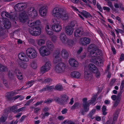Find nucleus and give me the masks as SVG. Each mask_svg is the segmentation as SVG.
Instances as JSON below:
<instances>
[{
    "label": "nucleus",
    "mask_w": 124,
    "mask_h": 124,
    "mask_svg": "<svg viewBox=\"0 0 124 124\" xmlns=\"http://www.w3.org/2000/svg\"><path fill=\"white\" fill-rule=\"evenodd\" d=\"M18 57L19 59L22 61L27 62L29 61V58L23 53H19L18 55Z\"/></svg>",
    "instance_id": "aec40b11"
},
{
    "label": "nucleus",
    "mask_w": 124,
    "mask_h": 124,
    "mask_svg": "<svg viewBox=\"0 0 124 124\" xmlns=\"http://www.w3.org/2000/svg\"><path fill=\"white\" fill-rule=\"evenodd\" d=\"M84 77L87 81H89L92 78L91 72L89 70L87 69L86 67L84 68Z\"/></svg>",
    "instance_id": "ddd939ff"
},
{
    "label": "nucleus",
    "mask_w": 124,
    "mask_h": 124,
    "mask_svg": "<svg viewBox=\"0 0 124 124\" xmlns=\"http://www.w3.org/2000/svg\"><path fill=\"white\" fill-rule=\"evenodd\" d=\"M53 56L54 57V63H56L60 61L61 60L60 50L58 49L55 51L54 53Z\"/></svg>",
    "instance_id": "9d476101"
},
{
    "label": "nucleus",
    "mask_w": 124,
    "mask_h": 124,
    "mask_svg": "<svg viewBox=\"0 0 124 124\" xmlns=\"http://www.w3.org/2000/svg\"><path fill=\"white\" fill-rule=\"evenodd\" d=\"M46 46L50 50H53L54 48V46L52 42L50 40H47L46 42Z\"/></svg>",
    "instance_id": "bb28decb"
},
{
    "label": "nucleus",
    "mask_w": 124,
    "mask_h": 124,
    "mask_svg": "<svg viewBox=\"0 0 124 124\" xmlns=\"http://www.w3.org/2000/svg\"><path fill=\"white\" fill-rule=\"evenodd\" d=\"M122 91H120V93H118L117 94V99H118L121 100V94L122 93Z\"/></svg>",
    "instance_id": "6e6d98bb"
},
{
    "label": "nucleus",
    "mask_w": 124,
    "mask_h": 124,
    "mask_svg": "<svg viewBox=\"0 0 124 124\" xmlns=\"http://www.w3.org/2000/svg\"><path fill=\"white\" fill-rule=\"evenodd\" d=\"M61 18L63 20H67L69 18V16L68 14L66 12L63 10L62 12V13Z\"/></svg>",
    "instance_id": "c85d7f7f"
},
{
    "label": "nucleus",
    "mask_w": 124,
    "mask_h": 124,
    "mask_svg": "<svg viewBox=\"0 0 124 124\" xmlns=\"http://www.w3.org/2000/svg\"><path fill=\"white\" fill-rule=\"evenodd\" d=\"M65 64L63 62H60L56 66L55 71L57 73H62L64 71L65 69Z\"/></svg>",
    "instance_id": "1a4fd4ad"
},
{
    "label": "nucleus",
    "mask_w": 124,
    "mask_h": 124,
    "mask_svg": "<svg viewBox=\"0 0 124 124\" xmlns=\"http://www.w3.org/2000/svg\"><path fill=\"white\" fill-rule=\"evenodd\" d=\"M93 73L95 74L96 77L97 78H99L100 76V74L98 70V69H97V71L95 72H94Z\"/></svg>",
    "instance_id": "de8ad7c7"
},
{
    "label": "nucleus",
    "mask_w": 124,
    "mask_h": 124,
    "mask_svg": "<svg viewBox=\"0 0 124 124\" xmlns=\"http://www.w3.org/2000/svg\"><path fill=\"white\" fill-rule=\"evenodd\" d=\"M78 103H76L74 104L72 107L71 108V109L72 110H74L75 109H77L78 108Z\"/></svg>",
    "instance_id": "49530a36"
},
{
    "label": "nucleus",
    "mask_w": 124,
    "mask_h": 124,
    "mask_svg": "<svg viewBox=\"0 0 124 124\" xmlns=\"http://www.w3.org/2000/svg\"><path fill=\"white\" fill-rule=\"evenodd\" d=\"M20 66L21 68L25 69L27 67V65L25 63H22L21 64Z\"/></svg>",
    "instance_id": "4d7b16f0"
},
{
    "label": "nucleus",
    "mask_w": 124,
    "mask_h": 124,
    "mask_svg": "<svg viewBox=\"0 0 124 124\" xmlns=\"http://www.w3.org/2000/svg\"><path fill=\"white\" fill-rule=\"evenodd\" d=\"M90 41L91 40L89 38L85 37L80 38L79 42L82 45L86 46L90 43Z\"/></svg>",
    "instance_id": "2eb2a0df"
},
{
    "label": "nucleus",
    "mask_w": 124,
    "mask_h": 124,
    "mask_svg": "<svg viewBox=\"0 0 124 124\" xmlns=\"http://www.w3.org/2000/svg\"><path fill=\"white\" fill-rule=\"evenodd\" d=\"M95 111V109H93L92 110L88 115V116L89 117H90L92 119H93L94 117H93L92 116L94 114Z\"/></svg>",
    "instance_id": "58836bf2"
},
{
    "label": "nucleus",
    "mask_w": 124,
    "mask_h": 124,
    "mask_svg": "<svg viewBox=\"0 0 124 124\" xmlns=\"http://www.w3.org/2000/svg\"><path fill=\"white\" fill-rule=\"evenodd\" d=\"M16 107L17 106H15L14 105L12 107H10L9 108L10 110L11 111L14 112V113H15L17 112V108Z\"/></svg>",
    "instance_id": "e433bc0d"
},
{
    "label": "nucleus",
    "mask_w": 124,
    "mask_h": 124,
    "mask_svg": "<svg viewBox=\"0 0 124 124\" xmlns=\"http://www.w3.org/2000/svg\"><path fill=\"white\" fill-rule=\"evenodd\" d=\"M39 52L40 55L43 57L48 55L50 54V50L45 46H41L39 49Z\"/></svg>",
    "instance_id": "0eeeda50"
},
{
    "label": "nucleus",
    "mask_w": 124,
    "mask_h": 124,
    "mask_svg": "<svg viewBox=\"0 0 124 124\" xmlns=\"http://www.w3.org/2000/svg\"><path fill=\"white\" fill-rule=\"evenodd\" d=\"M41 24V22L39 20H37L35 22H33L31 20H30L28 22V26L31 27H33L35 26L39 25Z\"/></svg>",
    "instance_id": "6ab92c4d"
},
{
    "label": "nucleus",
    "mask_w": 124,
    "mask_h": 124,
    "mask_svg": "<svg viewBox=\"0 0 124 124\" xmlns=\"http://www.w3.org/2000/svg\"><path fill=\"white\" fill-rule=\"evenodd\" d=\"M85 111L86 112L85 110L84 111L83 109H81L79 113V115H85Z\"/></svg>",
    "instance_id": "bf43d9fd"
},
{
    "label": "nucleus",
    "mask_w": 124,
    "mask_h": 124,
    "mask_svg": "<svg viewBox=\"0 0 124 124\" xmlns=\"http://www.w3.org/2000/svg\"><path fill=\"white\" fill-rule=\"evenodd\" d=\"M63 10V9L61 8L57 7L54 8L52 10V15L55 17L61 18Z\"/></svg>",
    "instance_id": "423d86ee"
},
{
    "label": "nucleus",
    "mask_w": 124,
    "mask_h": 124,
    "mask_svg": "<svg viewBox=\"0 0 124 124\" xmlns=\"http://www.w3.org/2000/svg\"><path fill=\"white\" fill-rule=\"evenodd\" d=\"M69 62L70 65L73 67H77L78 66V62L74 59H70L69 60Z\"/></svg>",
    "instance_id": "412c9836"
},
{
    "label": "nucleus",
    "mask_w": 124,
    "mask_h": 124,
    "mask_svg": "<svg viewBox=\"0 0 124 124\" xmlns=\"http://www.w3.org/2000/svg\"><path fill=\"white\" fill-rule=\"evenodd\" d=\"M52 80L49 78L46 79L44 80V82L45 83H49L52 81Z\"/></svg>",
    "instance_id": "0e129e2a"
},
{
    "label": "nucleus",
    "mask_w": 124,
    "mask_h": 124,
    "mask_svg": "<svg viewBox=\"0 0 124 124\" xmlns=\"http://www.w3.org/2000/svg\"><path fill=\"white\" fill-rule=\"evenodd\" d=\"M76 24V21H72L70 23V25L71 27H74Z\"/></svg>",
    "instance_id": "052dcab7"
},
{
    "label": "nucleus",
    "mask_w": 124,
    "mask_h": 124,
    "mask_svg": "<svg viewBox=\"0 0 124 124\" xmlns=\"http://www.w3.org/2000/svg\"><path fill=\"white\" fill-rule=\"evenodd\" d=\"M15 72L17 76L18 79L21 80L23 78V77L22 74L21 73L20 71L18 70H16L15 71Z\"/></svg>",
    "instance_id": "72a5a7b5"
},
{
    "label": "nucleus",
    "mask_w": 124,
    "mask_h": 124,
    "mask_svg": "<svg viewBox=\"0 0 124 124\" xmlns=\"http://www.w3.org/2000/svg\"><path fill=\"white\" fill-rule=\"evenodd\" d=\"M107 5L109 6L112 10H113V5L112 2L110 0H109L107 2Z\"/></svg>",
    "instance_id": "09e8293b"
},
{
    "label": "nucleus",
    "mask_w": 124,
    "mask_h": 124,
    "mask_svg": "<svg viewBox=\"0 0 124 124\" xmlns=\"http://www.w3.org/2000/svg\"><path fill=\"white\" fill-rule=\"evenodd\" d=\"M60 97L61 99L58 97H55L54 99V100L56 102L60 104H64L67 103L69 99V98L66 95H61Z\"/></svg>",
    "instance_id": "f03ea898"
},
{
    "label": "nucleus",
    "mask_w": 124,
    "mask_h": 124,
    "mask_svg": "<svg viewBox=\"0 0 124 124\" xmlns=\"http://www.w3.org/2000/svg\"><path fill=\"white\" fill-rule=\"evenodd\" d=\"M103 8L104 10H106L107 12H109L110 11V9L109 8L107 7H104Z\"/></svg>",
    "instance_id": "e2e57ef3"
},
{
    "label": "nucleus",
    "mask_w": 124,
    "mask_h": 124,
    "mask_svg": "<svg viewBox=\"0 0 124 124\" xmlns=\"http://www.w3.org/2000/svg\"><path fill=\"white\" fill-rule=\"evenodd\" d=\"M27 5L26 3L20 2L16 4L15 6V9L18 11H22L26 9Z\"/></svg>",
    "instance_id": "6e6552de"
},
{
    "label": "nucleus",
    "mask_w": 124,
    "mask_h": 124,
    "mask_svg": "<svg viewBox=\"0 0 124 124\" xmlns=\"http://www.w3.org/2000/svg\"><path fill=\"white\" fill-rule=\"evenodd\" d=\"M96 98V96L95 95H93L92 98L91 100L89 101L88 102L87 101V98H85L83 99L82 107L85 111H87L89 110V105L95 102Z\"/></svg>",
    "instance_id": "f257e3e1"
},
{
    "label": "nucleus",
    "mask_w": 124,
    "mask_h": 124,
    "mask_svg": "<svg viewBox=\"0 0 124 124\" xmlns=\"http://www.w3.org/2000/svg\"><path fill=\"white\" fill-rule=\"evenodd\" d=\"M90 61L91 62L99 66L102 65L103 64L102 60L100 58H93L91 59Z\"/></svg>",
    "instance_id": "4468645a"
},
{
    "label": "nucleus",
    "mask_w": 124,
    "mask_h": 124,
    "mask_svg": "<svg viewBox=\"0 0 124 124\" xmlns=\"http://www.w3.org/2000/svg\"><path fill=\"white\" fill-rule=\"evenodd\" d=\"M111 98L113 101L116 100L117 99V97L116 95H114L111 96Z\"/></svg>",
    "instance_id": "774afa93"
},
{
    "label": "nucleus",
    "mask_w": 124,
    "mask_h": 124,
    "mask_svg": "<svg viewBox=\"0 0 124 124\" xmlns=\"http://www.w3.org/2000/svg\"><path fill=\"white\" fill-rule=\"evenodd\" d=\"M46 91H52L54 88L53 86H46L45 87Z\"/></svg>",
    "instance_id": "79ce46f5"
},
{
    "label": "nucleus",
    "mask_w": 124,
    "mask_h": 124,
    "mask_svg": "<svg viewBox=\"0 0 124 124\" xmlns=\"http://www.w3.org/2000/svg\"><path fill=\"white\" fill-rule=\"evenodd\" d=\"M26 53L28 56L31 59L36 58L37 56V52L34 49L30 48L26 50Z\"/></svg>",
    "instance_id": "39448f33"
},
{
    "label": "nucleus",
    "mask_w": 124,
    "mask_h": 124,
    "mask_svg": "<svg viewBox=\"0 0 124 124\" xmlns=\"http://www.w3.org/2000/svg\"><path fill=\"white\" fill-rule=\"evenodd\" d=\"M53 101V100L52 99H48L45 101L44 103L47 104L50 103Z\"/></svg>",
    "instance_id": "5fc2aeb1"
},
{
    "label": "nucleus",
    "mask_w": 124,
    "mask_h": 124,
    "mask_svg": "<svg viewBox=\"0 0 124 124\" xmlns=\"http://www.w3.org/2000/svg\"><path fill=\"white\" fill-rule=\"evenodd\" d=\"M51 26L50 24H47L46 26V31H47L48 30H51Z\"/></svg>",
    "instance_id": "603ef678"
},
{
    "label": "nucleus",
    "mask_w": 124,
    "mask_h": 124,
    "mask_svg": "<svg viewBox=\"0 0 124 124\" xmlns=\"http://www.w3.org/2000/svg\"><path fill=\"white\" fill-rule=\"evenodd\" d=\"M52 29L53 31L55 32H59L61 30L62 27L61 25L59 24H53L52 25Z\"/></svg>",
    "instance_id": "5701e85b"
},
{
    "label": "nucleus",
    "mask_w": 124,
    "mask_h": 124,
    "mask_svg": "<svg viewBox=\"0 0 124 124\" xmlns=\"http://www.w3.org/2000/svg\"><path fill=\"white\" fill-rule=\"evenodd\" d=\"M7 118V116H2L0 119V121L2 122L5 121Z\"/></svg>",
    "instance_id": "864d4df0"
},
{
    "label": "nucleus",
    "mask_w": 124,
    "mask_h": 124,
    "mask_svg": "<svg viewBox=\"0 0 124 124\" xmlns=\"http://www.w3.org/2000/svg\"><path fill=\"white\" fill-rule=\"evenodd\" d=\"M70 75L73 77L78 78L80 77L81 74L79 72L76 71L72 72Z\"/></svg>",
    "instance_id": "2f4dec72"
},
{
    "label": "nucleus",
    "mask_w": 124,
    "mask_h": 124,
    "mask_svg": "<svg viewBox=\"0 0 124 124\" xmlns=\"http://www.w3.org/2000/svg\"><path fill=\"white\" fill-rule=\"evenodd\" d=\"M7 69L6 67L3 66L2 64H0V71H4L6 70Z\"/></svg>",
    "instance_id": "a19ab883"
},
{
    "label": "nucleus",
    "mask_w": 124,
    "mask_h": 124,
    "mask_svg": "<svg viewBox=\"0 0 124 124\" xmlns=\"http://www.w3.org/2000/svg\"><path fill=\"white\" fill-rule=\"evenodd\" d=\"M74 30V28L69 25L67 26L65 28L66 33L69 35H71L73 33Z\"/></svg>",
    "instance_id": "4be33fe9"
},
{
    "label": "nucleus",
    "mask_w": 124,
    "mask_h": 124,
    "mask_svg": "<svg viewBox=\"0 0 124 124\" xmlns=\"http://www.w3.org/2000/svg\"><path fill=\"white\" fill-rule=\"evenodd\" d=\"M1 15L2 17L3 18L8 17L10 19H12V17L10 14L7 12L5 11H2L1 13Z\"/></svg>",
    "instance_id": "c756f323"
},
{
    "label": "nucleus",
    "mask_w": 124,
    "mask_h": 124,
    "mask_svg": "<svg viewBox=\"0 0 124 124\" xmlns=\"http://www.w3.org/2000/svg\"><path fill=\"white\" fill-rule=\"evenodd\" d=\"M124 59V54H122L120 55V57L119 59V60L121 61Z\"/></svg>",
    "instance_id": "338daca9"
},
{
    "label": "nucleus",
    "mask_w": 124,
    "mask_h": 124,
    "mask_svg": "<svg viewBox=\"0 0 124 124\" xmlns=\"http://www.w3.org/2000/svg\"><path fill=\"white\" fill-rule=\"evenodd\" d=\"M83 33V28L81 27H79L74 32V36L76 37H80Z\"/></svg>",
    "instance_id": "a211bd4d"
},
{
    "label": "nucleus",
    "mask_w": 124,
    "mask_h": 124,
    "mask_svg": "<svg viewBox=\"0 0 124 124\" xmlns=\"http://www.w3.org/2000/svg\"><path fill=\"white\" fill-rule=\"evenodd\" d=\"M79 14L82 15L85 17L87 18L91 17V14L88 12L84 10L82 11H80Z\"/></svg>",
    "instance_id": "a878e982"
},
{
    "label": "nucleus",
    "mask_w": 124,
    "mask_h": 124,
    "mask_svg": "<svg viewBox=\"0 0 124 124\" xmlns=\"http://www.w3.org/2000/svg\"><path fill=\"white\" fill-rule=\"evenodd\" d=\"M120 100L119 99H117L114 103L113 107H116L119 104Z\"/></svg>",
    "instance_id": "8fccbe9b"
},
{
    "label": "nucleus",
    "mask_w": 124,
    "mask_h": 124,
    "mask_svg": "<svg viewBox=\"0 0 124 124\" xmlns=\"http://www.w3.org/2000/svg\"><path fill=\"white\" fill-rule=\"evenodd\" d=\"M29 31L32 35L37 36L40 34L41 29L39 26H35L29 29Z\"/></svg>",
    "instance_id": "7ed1b4c3"
},
{
    "label": "nucleus",
    "mask_w": 124,
    "mask_h": 124,
    "mask_svg": "<svg viewBox=\"0 0 124 124\" xmlns=\"http://www.w3.org/2000/svg\"><path fill=\"white\" fill-rule=\"evenodd\" d=\"M47 11V7L46 6H44L40 8L39 10V12L41 16L44 17L46 16Z\"/></svg>",
    "instance_id": "dca6fc26"
},
{
    "label": "nucleus",
    "mask_w": 124,
    "mask_h": 124,
    "mask_svg": "<svg viewBox=\"0 0 124 124\" xmlns=\"http://www.w3.org/2000/svg\"><path fill=\"white\" fill-rule=\"evenodd\" d=\"M36 42L38 45L40 46H41L44 45L45 43V40L42 39H41L39 40H36Z\"/></svg>",
    "instance_id": "c9c22d12"
},
{
    "label": "nucleus",
    "mask_w": 124,
    "mask_h": 124,
    "mask_svg": "<svg viewBox=\"0 0 124 124\" xmlns=\"http://www.w3.org/2000/svg\"><path fill=\"white\" fill-rule=\"evenodd\" d=\"M59 18H54L52 20V22L54 24H59L60 23V21L59 19Z\"/></svg>",
    "instance_id": "f704fd0d"
},
{
    "label": "nucleus",
    "mask_w": 124,
    "mask_h": 124,
    "mask_svg": "<svg viewBox=\"0 0 124 124\" xmlns=\"http://www.w3.org/2000/svg\"><path fill=\"white\" fill-rule=\"evenodd\" d=\"M102 111L103 114L104 115L107 114V112H106V107L105 106H103L102 108Z\"/></svg>",
    "instance_id": "c03bdc74"
},
{
    "label": "nucleus",
    "mask_w": 124,
    "mask_h": 124,
    "mask_svg": "<svg viewBox=\"0 0 124 124\" xmlns=\"http://www.w3.org/2000/svg\"><path fill=\"white\" fill-rule=\"evenodd\" d=\"M0 21L2 22L4 27L5 29H8L11 27V23L8 19L5 18H1L0 19Z\"/></svg>",
    "instance_id": "f8f14e48"
},
{
    "label": "nucleus",
    "mask_w": 124,
    "mask_h": 124,
    "mask_svg": "<svg viewBox=\"0 0 124 124\" xmlns=\"http://www.w3.org/2000/svg\"><path fill=\"white\" fill-rule=\"evenodd\" d=\"M38 12L34 7L29 8L27 11L26 15L28 16L33 18L38 16Z\"/></svg>",
    "instance_id": "20e7f679"
},
{
    "label": "nucleus",
    "mask_w": 124,
    "mask_h": 124,
    "mask_svg": "<svg viewBox=\"0 0 124 124\" xmlns=\"http://www.w3.org/2000/svg\"><path fill=\"white\" fill-rule=\"evenodd\" d=\"M60 52L61 56L63 58L66 59L68 58L69 54L65 49H62Z\"/></svg>",
    "instance_id": "b1692460"
},
{
    "label": "nucleus",
    "mask_w": 124,
    "mask_h": 124,
    "mask_svg": "<svg viewBox=\"0 0 124 124\" xmlns=\"http://www.w3.org/2000/svg\"><path fill=\"white\" fill-rule=\"evenodd\" d=\"M25 107H23L21 108H19L17 110V112H19L20 111H21L22 110H23L25 109Z\"/></svg>",
    "instance_id": "69168bd1"
},
{
    "label": "nucleus",
    "mask_w": 124,
    "mask_h": 124,
    "mask_svg": "<svg viewBox=\"0 0 124 124\" xmlns=\"http://www.w3.org/2000/svg\"><path fill=\"white\" fill-rule=\"evenodd\" d=\"M88 67L89 69V70H92L93 72L97 71L98 69L94 64L92 63L89 64Z\"/></svg>",
    "instance_id": "7c9ffc66"
},
{
    "label": "nucleus",
    "mask_w": 124,
    "mask_h": 124,
    "mask_svg": "<svg viewBox=\"0 0 124 124\" xmlns=\"http://www.w3.org/2000/svg\"><path fill=\"white\" fill-rule=\"evenodd\" d=\"M28 41L30 43L33 45H36L35 43V41L33 39L31 38L30 39L28 40Z\"/></svg>",
    "instance_id": "3c124183"
},
{
    "label": "nucleus",
    "mask_w": 124,
    "mask_h": 124,
    "mask_svg": "<svg viewBox=\"0 0 124 124\" xmlns=\"http://www.w3.org/2000/svg\"><path fill=\"white\" fill-rule=\"evenodd\" d=\"M55 89L57 90L61 91L62 89L63 88L61 85L57 84L55 87Z\"/></svg>",
    "instance_id": "ea45409f"
},
{
    "label": "nucleus",
    "mask_w": 124,
    "mask_h": 124,
    "mask_svg": "<svg viewBox=\"0 0 124 124\" xmlns=\"http://www.w3.org/2000/svg\"><path fill=\"white\" fill-rule=\"evenodd\" d=\"M97 8L100 11H102V7L98 3H97Z\"/></svg>",
    "instance_id": "680f3d73"
},
{
    "label": "nucleus",
    "mask_w": 124,
    "mask_h": 124,
    "mask_svg": "<svg viewBox=\"0 0 124 124\" xmlns=\"http://www.w3.org/2000/svg\"><path fill=\"white\" fill-rule=\"evenodd\" d=\"M50 62L49 61L47 62L41 68L40 71L42 73H44L48 71L50 69L51 67Z\"/></svg>",
    "instance_id": "9b49d317"
},
{
    "label": "nucleus",
    "mask_w": 124,
    "mask_h": 124,
    "mask_svg": "<svg viewBox=\"0 0 124 124\" xmlns=\"http://www.w3.org/2000/svg\"><path fill=\"white\" fill-rule=\"evenodd\" d=\"M101 50L98 49H94L91 51V55L93 57L99 58V55L101 53Z\"/></svg>",
    "instance_id": "f3484780"
},
{
    "label": "nucleus",
    "mask_w": 124,
    "mask_h": 124,
    "mask_svg": "<svg viewBox=\"0 0 124 124\" xmlns=\"http://www.w3.org/2000/svg\"><path fill=\"white\" fill-rule=\"evenodd\" d=\"M28 19V16H26L25 15L22 14L19 17L20 21L23 23L26 22Z\"/></svg>",
    "instance_id": "cd10ccee"
},
{
    "label": "nucleus",
    "mask_w": 124,
    "mask_h": 124,
    "mask_svg": "<svg viewBox=\"0 0 124 124\" xmlns=\"http://www.w3.org/2000/svg\"><path fill=\"white\" fill-rule=\"evenodd\" d=\"M73 44V41L70 39H67L66 43L65 44H67L69 46H71Z\"/></svg>",
    "instance_id": "4c0bfd02"
},
{
    "label": "nucleus",
    "mask_w": 124,
    "mask_h": 124,
    "mask_svg": "<svg viewBox=\"0 0 124 124\" xmlns=\"http://www.w3.org/2000/svg\"><path fill=\"white\" fill-rule=\"evenodd\" d=\"M70 7L73 9V10L76 11L78 13L79 16L81 19L82 20H84V18L80 14H79L80 11H79L76 7L72 5L70 6Z\"/></svg>",
    "instance_id": "473e14b6"
},
{
    "label": "nucleus",
    "mask_w": 124,
    "mask_h": 124,
    "mask_svg": "<svg viewBox=\"0 0 124 124\" xmlns=\"http://www.w3.org/2000/svg\"><path fill=\"white\" fill-rule=\"evenodd\" d=\"M31 66L32 68L34 69H35L37 67V63L35 62H33L31 64Z\"/></svg>",
    "instance_id": "a18cd8bd"
},
{
    "label": "nucleus",
    "mask_w": 124,
    "mask_h": 124,
    "mask_svg": "<svg viewBox=\"0 0 124 124\" xmlns=\"http://www.w3.org/2000/svg\"><path fill=\"white\" fill-rule=\"evenodd\" d=\"M57 39V37L56 36L53 35L51 39L53 42H54Z\"/></svg>",
    "instance_id": "13d9d810"
},
{
    "label": "nucleus",
    "mask_w": 124,
    "mask_h": 124,
    "mask_svg": "<svg viewBox=\"0 0 124 124\" xmlns=\"http://www.w3.org/2000/svg\"><path fill=\"white\" fill-rule=\"evenodd\" d=\"M34 81L33 80H31L30 81H29L27 83L26 85L28 87H31L34 84Z\"/></svg>",
    "instance_id": "37998d69"
},
{
    "label": "nucleus",
    "mask_w": 124,
    "mask_h": 124,
    "mask_svg": "<svg viewBox=\"0 0 124 124\" xmlns=\"http://www.w3.org/2000/svg\"><path fill=\"white\" fill-rule=\"evenodd\" d=\"M60 38L61 41L62 43L64 44L66 43L67 39L66 35L64 33H61Z\"/></svg>",
    "instance_id": "393cba45"
}]
</instances>
